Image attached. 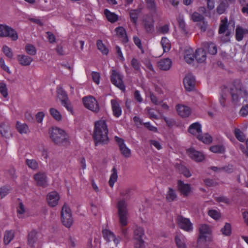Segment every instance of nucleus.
<instances>
[{"label":"nucleus","instance_id":"obj_1","mask_svg":"<svg viewBox=\"0 0 248 248\" xmlns=\"http://www.w3.org/2000/svg\"><path fill=\"white\" fill-rule=\"evenodd\" d=\"M230 94L232 101L234 104L239 105L242 102L248 101V93L242 83L239 80H236L228 86H224L221 88L219 102L222 107L229 104Z\"/></svg>","mask_w":248,"mask_h":248},{"label":"nucleus","instance_id":"obj_2","mask_svg":"<svg viewBox=\"0 0 248 248\" xmlns=\"http://www.w3.org/2000/svg\"><path fill=\"white\" fill-rule=\"evenodd\" d=\"M108 133L106 119L102 118L95 122L93 137L96 144L107 143L108 140Z\"/></svg>","mask_w":248,"mask_h":248},{"label":"nucleus","instance_id":"obj_3","mask_svg":"<svg viewBox=\"0 0 248 248\" xmlns=\"http://www.w3.org/2000/svg\"><path fill=\"white\" fill-rule=\"evenodd\" d=\"M48 133L51 140L57 144H61L67 141V136L65 132L59 127H51Z\"/></svg>","mask_w":248,"mask_h":248},{"label":"nucleus","instance_id":"obj_4","mask_svg":"<svg viewBox=\"0 0 248 248\" xmlns=\"http://www.w3.org/2000/svg\"><path fill=\"white\" fill-rule=\"evenodd\" d=\"M118 215L120 225L125 226L128 223V213L127 205L125 201L121 200L118 202L117 205Z\"/></svg>","mask_w":248,"mask_h":248},{"label":"nucleus","instance_id":"obj_5","mask_svg":"<svg viewBox=\"0 0 248 248\" xmlns=\"http://www.w3.org/2000/svg\"><path fill=\"white\" fill-rule=\"evenodd\" d=\"M61 215L62 224L67 228H70L74 223V219L71 209L67 205L64 204L62 206Z\"/></svg>","mask_w":248,"mask_h":248},{"label":"nucleus","instance_id":"obj_6","mask_svg":"<svg viewBox=\"0 0 248 248\" xmlns=\"http://www.w3.org/2000/svg\"><path fill=\"white\" fill-rule=\"evenodd\" d=\"M0 37H9L14 41L18 39L16 31L6 24H0Z\"/></svg>","mask_w":248,"mask_h":248},{"label":"nucleus","instance_id":"obj_7","mask_svg":"<svg viewBox=\"0 0 248 248\" xmlns=\"http://www.w3.org/2000/svg\"><path fill=\"white\" fill-rule=\"evenodd\" d=\"M82 102L84 107L94 112H98L99 110V105L96 99L92 96L83 97Z\"/></svg>","mask_w":248,"mask_h":248},{"label":"nucleus","instance_id":"obj_8","mask_svg":"<svg viewBox=\"0 0 248 248\" xmlns=\"http://www.w3.org/2000/svg\"><path fill=\"white\" fill-rule=\"evenodd\" d=\"M200 235L198 241L203 239L205 241H210L212 240V230L207 224H201L199 227Z\"/></svg>","mask_w":248,"mask_h":248},{"label":"nucleus","instance_id":"obj_9","mask_svg":"<svg viewBox=\"0 0 248 248\" xmlns=\"http://www.w3.org/2000/svg\"><path fill=\"white\" fill-rule=\"evenodd\" d=\"M57 96L61 101L62 105L66 108L67 110L71 112H73V108L69 103L67 95L65 92L61 87H58L57 89Z\"/></svg>","mask_w":248,"mask_h":248},{"label":"nucleus","instance_id":"obj_10","mask_svg":"<svg viewBox=\"0 0 248 248\" xmlns=\"http://www.w3.org/2000/svg\"><path fill=\"white\" fill-rule=\"evenodd\" d=\"M144 235V230L141 227L136 226L134 231V240L135 242V248H142L144 245V241L142 237Z\"/></svg>","mask_w":248,"mask_h":248},{"label":"nucleus","instance_id":"obj_11","mask_svg":"<svg viewBox=\"0 0 248 248\" xmlns=\"http://www.w3.org/2000/svg\"><path fill=\"white\" fill-rule=\"evenodd\" d=\"M177 222L180 228L187 232L193 231V224L189 219L179 216L177 218Z\"/></svg>","mask_w":248,"mask_h":248},{"label":"nucleus","instance_id":"obj_12","mask_svg":"<svg viewBox=\"0 0 248 248\" xmlns=\"http://www.w3.org/2000/svg\"><path fill=\"white\" fill-rule=\"evenodd\" d=\"M218 32L220 34L225 33L224 36L221 37V40L223 42H227L230 40V36L231 31L228 28V20L225 18L222 19L219 26Z\"/></svg>","mask_w":248,"mask_h":248},{"label":"nucleus","instance_id":"obj_13","mask_svg":"<svg viewBox=\"0 0 248 248\" xmlns=\"http://www.w3.org/2000/svg\"><path fill=\"white\" fill-rule=\"evenodd\" d=\"M111 81L113 84L122 91L125 90V86L123 81V76L118 73L116 70L112 71Z\"/></svg>","mask_w":248,"mask_h":248},{"label":"nucleus","instance_id":"obj_14","mask_svg":"<svg viewBox=\"0 0 248 248\" xmlns=\"http://www.w3.org/2000/svg\"><path fill=\"white\" fill-rule=\"evenodd\" d=\"M186 153L190 158L196 162H201L205 158L202 153L195 150L193 148L188 149L186 150Z\"/></svg>","mask_w":248,"mask_h":248},{"label":"nucleus","instance_id":"obj_15","mask_svg":"<svg viewBox=\"0 0 248 248\" xmlns=\"http://www.w3.org/2000/svg\"><path fill=\"white\" fill-rule=\"evenodd\" d=\"M115 139L119 145V147L121 151V154L125 157H129L131 156V150L126 146V145L124 143V140L117 136L115 137Z\"/></svg>","mask_w":248,"mask_h":248},{"label":"nucleus","instance_id":"obj_16","mask_svg":"<svg viewBox=\"0 0 248 248\" xmlns=\"http://www.w3.org/2000/svg\"><path fill=\"white\" fill-rule=\"evenodd\" d=\"M59 200L60 196L56 191L50 192L47 195L46 200L50 206H56L58 205Z\"/></svg>","mask_w":248,"mask_h":248},{"label":"nucleus","instance_id":"obj_17","mask_svg":"<svg viewBox=\"0 0 248 248\" xmlns=\"http://www.w3.org/2000/svg\"><path fill=\"white\" fill-rule=\"evenodd\" d=\"M176 109L178 114L182 117H187L191 114V110L189 107L183 104L176 106Z\"/></svg>","mask_w":248,"mask_h":248},{"label":"nucleus","instance_id":"obj_18","mask_svg":"<svg viewBox=\"0 0 248 248\" xmlns=\"http://www.w3.org/2000/svg\"><path fill=\"white\" fill-rule=\"evenodd\" d=\"M183 83L186 90L190 91L192 90L195 86V78L193 76L188 75L185 77Z\"/></svg>","mask_w":248,"mask_h":248},{"label":"nucleus","instance_id":"obj_19","mask_svg":"<svg viewBox=\"0 0 248 248\" xmlns=\"http://www.w3.org/2000/svg\"><path fill=\"white\" fill-rule=\"evenodd\" d=\"M103 235L104 238L108 241H113L116 246H117L120 241V238H116L113 232L108 229H105L102 231Z\"/></svg>","mask_w":248,"mask_h":248},{"label":"nucleus","instance_id":"obj_20","mask_svg":"<svg viewBox=\"0 0 248 248\" xmlns=\"http://www.w3.org/2000/svg\"><path fill=\"white\" fill-rule=\"evenodd\" d=\"M188 132L197 138L202 133L201 124L198 122L192 124L189 127Z\"/></svg>","mask_w":248,"mask_h":248},{"label":"nucleus","instance_id":"obj_21","mask_svg":"<svg viewBox=\"0 0 248 248\" xmlns=\"http://www.w3.org/2000/svg\"><path fill=\"white\" fill-rule=\"evenodd\" d=\"M17 60L22 66H27L31 65L33 61V59L26 55L19 54L17 56Z\"/></svg>","mask_w":248,"mask_h":248},{"label":"nucleus","instance_id":"obj_22","mask_svg":"<svg viewBox=\"0 0 248 248\" xmlns=\"http://www.w3.org/2000/svg\"><path fill=\"white\" fill-rule=\"evenodd\" d=\"M17 215L19 218H24L28 216L29 210L22 202H19L16 207Z\"/></svg>","mask_w":248,"mask_h":248},{"label":"nucleus","instance_id":"obj_23","mask_svg":"<svg viewBox=\"0 0 248 248\" xmlns=\"http://www.w3.org/2000/svg\"><path fill=\"white\" fill-rule=\"evenodd\" d=\"M235 0H221L217 8V12L221 15L224 13L226 9L229 7V3H234Z\"/></svg>","mask_w":248,"mask_h":248},{"label":"nucleus","instance_id":"obj_24","mask_svg":"<svg viewBox=\"0 0 248 248\" xmlns=\"http://www.w3.org/2000/svg\"><path fill=\"white\" fill-rule=\"evenodd\" d=\"M34 179L38 186H45L46 185V176L44 173L39 172L34 176Z\"/></svg>","mask_w":248,"mask_h":248},{"label":"nucleus","instance_id":"obj_25","mask_svg":"<svg viewBox=\"0 0 248 248\" xmlns=\"http://www.w3.org/2000/svg\"><path fill=\"white\" fill-rule=\"evenodd\" d=\"M111 105L114 116L117 118L119 117L122 114V111L118 100L112 99Z\"/></svg>","mask_w":248,"mask_h":248},{"label":"nucleus","instance_id":"obj_26","mask_svg":"<svg viewBox=\"0 0 248 248\" xmlns=\"http://www.w3.org/2000/svg\"><path fill=\"white\" fill-rule=\"evenodd\" d=\"M178 187L181 193L184 196L188 195L191 192L190 186L188 184H185L181 180L178 182Z\"/></svg>","mask_w":248,"mask_h":248},{"label":"nucleus","instance_id":"obj_27","mask_svg":"<svg viewBox=\"0 0 248 248\" xmlns=\"http://www.w3.org/2000/svg\"><path fill=\"white\" fill-rule=\"evenodd\" d=\"M157 65L160 69L167 71L171 67L172 62L171 60L169 58L163 59L158 62Z\"/></svg>","mask_w":248,"mask_h":248},{"label":"nucleus","instance_id":"obj_28","mask_svg":"<svg viewBox=\"0 0 248 248\" xmlns=\"http://www.w3.org/2000/svg\"><path fill=\"white\" fill-rule=\"evenodd\" d=\"M195 57L198 62L202 63L205 62L206 59V54L205 50L201 48L197 49L195 53Z\"/></svg>","mask_w":248,"mask_h":248},{"label":"nucleus","instance_id":"obj_29","mask_svg":"<svg viewBox=\"0 0 248 248\" xmlns=\"http://www.w3.org/2000/svg\"><path fill=\"white\" fill-rule=\"evenodd\" d=\"M248 34V30L237 26L235 30L236 39L238 41L242 40L243 38Z\"/></svg>","mask_w":248,"mask_h":248},{"label":"nucleus","instance_id":"obj_30","mask_svg":"<svg viewBox=\"0 0 248 248\" xmlns=\"http://www.w3.org/2000/svg\"><path fill=\"white\" fill-rule=\"evenodd\" d=\"M195 58L194 50L191 48H187L185 50L184 59L188 63H191L194 62Z\"/></svg>","mask_w":248,"mask_h":248},{"label":"nucleus","instance_id":"obj_31","mask_svg":"<svg viewBox=\"0 0 248 248\" xmlns=\"http://www.w3.org/2000/svg\"><path fill=\"white\" fill-rule=\"evenodd\" d=\"M144 28L148 32H151L154 30V21L152 16L146 17L144 19Z\"/></svg>","mask_w":248,"mask_h":248},{"label":"nucleus","instance_id":"obj_32","mask_svg":"<svg viewBox=\"0 0 248 248\" xmlns=\"http://www.w3.org/2000/svg\"><path fill=\"white\" fill-rule=\"evenodd\" d=\"M175 241L178 248H186V238L182 234H178L175 236Z\"/></svg>","mask_w":248,"mask_h":248},{"label":"nucleus","instance_id":"obj_33","mask_svg":"<svg viewBox=\"0 0 248 248\" xmlns=\"http://www.w3.org/2000/svg\"><path fill=\"white\" fill-rule=\"evenodd\" d=\"M15 231L14 230H7L4 233L3 242L5 245L9 244L14 239Z\"/></svg>","mask_w":248,"mask_h":248},{"label":"nucleus","instance_id":"obj_34","mask_svg":"<svg viewBox=\"0 0 248 248\" xmlns=\"http://www.w3.org/2000/svg\"><path fill=\"white\" fill-rule=\"evenodd\" d=\"M104 14L108 20L111 23H114L118 19V16L114 13L111 12L108 9L104 10Z\"/></svg>","mask_w":248,"mask_h":248},{"label":"nucleus","instance_id":"obj_35","mask_svg":"<svg viewBox=\"0 0 248 248\" xmlns=\"http://www.w3.org/2000/svg\"><path fill=\"white\" fill-rule=\"evenodd\" d=\"M38 238V232L33 230L29 232L28 235V244L31 247L34 246Z\"/></svg>","mask_w":248,"mask_h":248},{"label":"nucleus","instance_id":"obj_36","mask_svg":"<svg viewBox=\"0 0 248 248\" xmlns=\"http://www.w3.org/2000/svg\"><path fill=\"white\" fill-rule=\"evenodd\" d=\"M115 31L116 35L123 39L124 41L127 42L128 39L125 30L122 27H119L115 29Z\"/></svg>","mask_w":248,"mask_h":248},{"label":"nucleus","instance_id":"obj_37","mask_svg":"<svg viewBox=\"0 0 248 248\" xmlns=\"http://www.w3.org/2000/svg\"><path fill=\"white\" fill-rule=\"evenodd\" d=\"M111 173L108 181V184L111 187H113L115 183L118 179V174L116 169L114 167L111 170Z\"/></svg>","mask_w":248,"mask_h":248},{"label":"nucleus","instance_id":"obj_38","mask_svg":"<svg viewBox=\"0 0 248 248\" xmlns=\"http://www.w3.org/2000/svg\"><path fill=\"white\" fill-rule=\"evenodd\" d=\"M16 129L21 134H27L30 131L28 126L26 124L19 122L16 123Z\"/></svg>","mask_w":248,"mask_h":248},{"label":"nucleus","instance_id":"obj_39","mask_svg":"<svg viewBox=\"0 0 248 248\" xmlns=\"http://www.w3.org/2000/svg\"><path fill=\"white\" fill-rule=\"evenodd\" d=\"M197 139L205 144H209L212 141V137L208 133H202L200 135Z\"/></svg>","mask_w":248,"mask_h":248},{"label":"nucleus","instance_id":"obj_40","mask_svg":"<svg viewBox=\"0 0 248 248\" xmlns=\"http://www.w3.org/2000/svg\"><path fill=\"white\" fill-rule=\"evenodd\" d=\"M141 9V8H140V9L131 10L129 12L131 21L135 24L137 23V19Z\"/></svg>","mask_w":248,"mask_h":248},{"label":"nucleus","instance_id":"obj_41","mask_svg":"<svg viewBox=\"0 0 248 248\" xmlns=\"http://www.w3.org/2000/svg\"><path fill=\"white\" fill-rule=\"evenodd\" d=\"M161 46L164 52H168L170 48V43L169 39L165 37H162L161 41Z\"/></svg>","mask_w":248,"mask_h":248},{"label":"nucleus","instance_id":"obj_42","mask_svg":"<svg viewBox=\"0 0 248 248\" xmlns=\"http://www.w3.org/2000/svg\"><path fill=\"white\" fill-rule=\"evenodd\" d=\"M49 112L52 117L56 121H60L62 119V116L60 112L56 108H51L49 109Z\"/></svg>","mask_w":248,"mask_h":248},{"label":"nucleus","instance_id":"obj_43","mask_svg":"<svg viewBox=\"0 0 248 248\" xmlns=\"http://www.w3.org/2000/svg\"><path fill=\"white\" fill-rule=\"evenodd\" d=\"M96 45L98 49L104 55H107L108 52V49L106 46L103 43L101 40H98L97 41Z\"/></svg>","mask_w":248,"mask_h":248},{"label":"nucleus","instance_id":"obj_44","mask_svg":"<svg viewBox=\"0 0 248 248\" xmlns=\"http://www.w3.org/2000/svg\"><path fill=\"white\" fill-rule=\"evenodd\" d=\"M221 232L224 235L229 236L231 234V225L229 223H226L225 225L221 229Z\"/></svg>","mask_w":248,"mask_h":248},{"label":"nucleus","instance_id":"obj_45","mask_svg":"<svg viewBox=\"0 0 248 248\" xmlns=\"http://www.w3.org/2000/svg\"><path fill=\"white\" fill-rule=\"evenodd\" d=\"M26 52L30 55L34 56L36 54V49L35 47L31 44H27L25 47Z\"/></svg>","mask_w":248,"mask_h":248},{"label":"nucleus","instance_id":"obj_46","mask_svg":"<svg viewBox=\"0 0 248 248\" xmlns=\"http://www.w3.org/2000/svg\"><path fill=\"white\" fill-rule=\"evenodd\" d=\"M234 135L236 139L240 142H244L246 140L245 134L239 129L234 130Z\"/></svg>","mask_w":248,"mask_h":248},{"label":"nucleus","instance_id":"obj_47","mask_svg":"<svg viewBox=\"0 0 248 248\" xmlns=\"http://www.w3.org/2000/svg\"><path fill=\"white\" fill-rule=\"evenodd\" d=\"M210 150L214 153H223L225 152V148L221 145H216L211 146Z\"/></svg>","mask_w":248,"mask_h":248},{"label":"nucleus","instance_id":"obj_48","mask_svg":"<svg viewBox=\"0 0 248 248\" xmlns=\"http://www.w3.org/2000/svg\"><path fill=\"white\" fill-rule=\"evenodd\" d=\"M191 19L195 22H200L203 21V16L197 12H194L190 16Z\"/></svg>","mask_w":248,"mask_h":248},{"label":"nucleus","instance_id":"obj_49","mask_svg":"<svg viewBox=\"0 0 248 248\" xmlns=\"http://www.w3.org/2000/svg\"><path fill=\"white\" fill-rule=\"evenodd\" d=\"M176 198V194L174 190L170 188L169 191L166 194V199L169 201L171 202L174 200Z\"/></svg>","mask_w":248,"mask_h":248},{"label":"nucleus","instance_id":"obj_50","mask_svg":"<svg viewBox=\"0 0 248 248\" xmlns=\"http://www.w3.org/2000/svg\"><path fill=\"white\" fill-rule=\"evenodd\" d=\"M26 163L27 165L32 170H36L38 167V163L34 159H27Z\"/></svg>","mask_w":248,"mask_h":248},{"label":"nucleus","instance_id":"obj_51","mask_svg":"<svg viewBox=\"0 0 248 248\" xmlns=\"http://www.w3.org/2000/svg\"><path fill=\"white\" fill-rule=\"evenodd\" d=\"M208 214L210 217L215 220H217L220 217V213L216 210H210Z\"/></svg>","mask_w":248,"mask_h":248},{"label":"nucleus","instance_id":"obj_52","mask_svg":"<svg viewBox=\"0 0 248 248\" xmlns=\"http://www.w3.org/2000/svg\"><path fill=\"white\" fill-rule=\"evenodd\" d=\"M131 64L135 70L137 71H140L141 65L137 59L133 58L131 61Z\"/></svg>","mask_w":248,"mask_h":248},{"label":"nucleus","instance_id":"obj_53","mask_svg":"<svg viewBox=\"0 0 248 248\" xmlns=\"http://www.w3.org/2000/svg\"><path fill=\"white\" fill-rule=\"evenodd\" d=\"M0 93L4 97L6 98L8 96L7 88L4 83H0Z\"/></svg>","mask_w":248,"mask_h":248},{"label":"nucleus","instance_id":"obj_54","mask_svg":"<svg viewBox=\"0 0 248 248\" xmlns=\"http://www.w3.org/2000/svg\"><path fill=\"white\" fill-rule=\"evenodd\" d=\"M179 172L183 174L186 177H189L191 176V173L186 167L181 166L179 168Z\"/></svg>","mask_w":248,"mask_h":248},{"label":"nucleus","instance_id":"obj_55","mask_svg":"<svg viewBox=\"0 0 248 248\" xmlns=\"http://www.w3.org/2000/svg\"><path fill=\"white\" fill-rule=\"evenodd\" d=\"M215 199L218 202L220 203L221 205H222V203L229 204L230 202V200L224 196L216 197Z\"/></svg>","mask_w":248,"mask_h":248},{"label":"nucleus","instance_id":"obj_56","mask_svg":"<svg viewBox=\"0 0 248 248\" xmlns=\"http://www.w3.org/2000/svg\"><path fill=\"white\" fill-rule=\"evenodd\" d=\"M208 50L210 54L215 55L217 53V48L216 45L212 43L208 45Z\"/></svg>","mask_w":248,"mask_h":248},{"label":"nucleus","instance_id":"obj_57","mask_svg":"<svg viewBox=\"0 0 248 248\" xmlns=\"http://www.w3.org/2000/svg\"><path fill=\"white\" fill-rule=\"evenodd\" d=\"M2 50L4 54L9 58H12L13 57V53L10 48L6 46H4L2 48Z\"/></svg>","mask_w":248,"mask_h":248},{"label":"nucleus","instance_id":"obj_58","mask_svg":"<svg viewBox=\"0 0 248 248\" xmlns=\"http://www.w3.org/2000/svg\"><path fill=\"white\" fill-rule=\"evenodd\" d=\"M92 77L93 82L97 85L99 84L100 78L99 73L96 72H93L92 73Z\"/></svg>","mask_w":248,"mask_h":248},{"label":"nucleus","instance_id":"obj_59","mask_svg":"<svg viewBox=\"0 0 248 248\" xmlns=\"http://www.w3.org/2000/svg\"><path fill=\"white\" fill-rule=\"evenodd\" d=\"M10 190V189L7 186L1 187L0 188V196L1 198H3L7 195L9 193Z\"/></svg>","mask_w":248,"mask_h":248},{"label":"nucleus","instance_id":"obj_60","mask_svg":"<svg viewBox=\"0 0 248 248\" xmlns=\"http://www.w3.org/2000/svg\"><path fill=\"white\" fill-rule=\"evenodd\" d=\"M180 28L183 31H185V22L183 16L180 15L178 18Z\"/></svg>","mask_w":248,"mask_h":248},{"label":"nucleus","instance_id":"obj_61","mask_svg":"<svg viewBox=\"0 0 248 248\" xmlns=\"http://www.w3.org/2000/svg\"><path fill=\"white\" fill-rule=\"evenodd\" d=\"M169 31V27L168 25H164L159 28L158 31L162 34H165L168 32Z\"/></svg>","mask_w":248,"mask_h":248},{"label":"nucleus","instance_id":"obj_62","mask_svg":"<svg viewBox=\"0 0 248 248\" xmlns=\"http://www.w3.org/2000/svg\"><path fill=\"white\" fill-rule=\"evenodd\" d=\"M150 143L151 146H153L157 150H160L162 148V146L160 143L158 141L155 140H150Z\"/></svg>","mask_w":248,"mask_h":248},{"label":"nucleus","instance_id":"obj_63","mask_svg":"<svg viewBox=\"0 0 248 248\" xmlns=\"http://www.w3.org/2000/svg\"><path fill=\"white\" fill-rule=\"evenodd\" d=\"M45 117V113L42 112H39L36 115V119L38 123H41Z\"/></svg>","mask_w":248,"mask_h":248},{"label":"nucleus","instance_id":"obj_64","mask_svg":"<svg viewBox=\"0 0 248 248\" xmlns=\"http://www.w3.org/2000/svg\"><path fill=\"white\" fill-rule=\"evenodd\" d=\"M240 114L242 116L248 115V104L243 106L240 110Z\"/></svg>","mask_w":248,"mask_h":248}]
</instances>
